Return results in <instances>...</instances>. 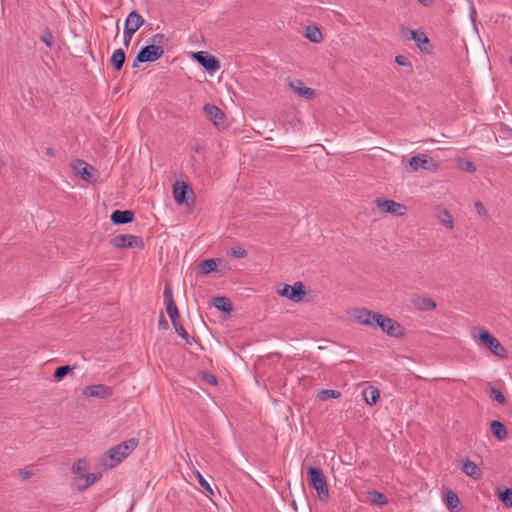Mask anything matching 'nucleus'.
<instances>
[{"mask_svg":"<svg viewBox=\"0 0 512 512\" xmlns=\"http://www.w3.org/2000/svg\"><path fill=\"white\" fill-rule=\"evenodd\" d=\"M139 440L131 438L110 448L101 458V464L107 468H114L126 459L137 447Z\"/></svg>","mask_w":512,"mask_h":512,"instance_id":"nucleus-1","label":"nucleus"},{"mask_svg":"<svg viewBox=\"0 0 512 512\" xmlns=\"http://www.w3.org/2000/svg\"><path fill=\"white\" fill-rule=\"evenodd\" d=\"M307 480L309 485L316 490L317 497L322 502H327L330 498L327 480L320 467H309L307 470Z\"/></svg>","mask_w":512,"mask_h":512,"instance_id":"nucleus-2","label":"nucleus"},{"mask_svg":"<svg viewBox=\"0 0 512 512\" xmlns=\"http://www.w3.org/2000/svg\"><path fill=\"white\" fill-rule=\"evenodd\" d=\"M374 327H379L383 332L391 337L399 338L403 336L404 330L400 323L383 314L374 315Z\"/></svg>","mask_w":512,"mask_h":512,"instance_id":"nucleus-3","label":"nucleus"},{"mask_svg":"<svg viewBox=\"0 0 512 512\" xmlns=\"http://www.w3.org/2000/svg\"><path fill=\"white\" fill-rule=\"evenodd\" d=\"M164 55L163 47L160 45L149 44L144 46L138 52L136 58L133 61L132 68H137L139 63L154 62L160 59Z\"/></svg>","mask_w":512,"mask_h":512,"instance_id":"nucleus-4","label":"nucleus"},{"mask_svg":"<svg viewBox=\"0 0 512 512\" xmlns=\"http://www.w3.org/2000/svg\"><path fill=\"white\" fill-rule=\"evenodd\" d=\"M480 342L485 345L495 356L505 359L507 358L506 348L494 337L490 332L480 329L479 333Z\"/></svg>","mask_w":512,"mask_h":512,"instance_id":"nucleus-5","label":"nucleus"},{"mask_svg":"<svg viewBox=\"0 0 512 512\" xmlns=\"http://www.w3.org/2000/svg\"><path fill=\"white\" fill-rule=\"evenodd\" d=\"M277 293L293 302H300L306 296L305 286L302 282H296L294 285L282 284Z\"/></svg>","mask_w":512,"mask_h":512,"instance_id":"nucleus-6","label":"nucleus"},{"mask_svg":"<svg viewBox=\"0 0 512 512\" xmlns=\"http://www.w3.org/2000/svg\"><path fill=\"white\" fill-rule=\"evenodd\" d=\"M402 34L407 39H412L415 41L417 48L423 52V53H431L432 52V45L430 43L429 38L426 36V34L422 31L418 30H411L402 28Z\"/></svg>","mask_w":512,"mask_h":512,"instance_id":"nucleus-7","label":"nucleus"},{"mask_svg":"<svg viewBox=\"0 0 512 512\" xmlns=\"http://www.w3.org/2000/svg\"><path fill=\"white\" fill-rule=\"evenodd\" d=\"M111 245L119 249L127 248H144V241L140 236L119 234L111 240Z\"/></svg>","mask_w":512,"mask_h":512,"instance_id":"nucleus-8","label":"nucleus"},{"mask_svg":"<svg viewBox=\"0 0 512 512\" xmlns=\"http://www.w3.org/2000/svg\"><path fill=\"white\" fill-rule=\"evenodd\" d=\"M193 58L209 73H214L220 69L219 60L206 51H198L193 53Z\"/></svg>","mask_w":512,"mask_h":512,"instance_id":"nucleus-9","label":"nucleus"},{"mask_svg":"<svg viewBox=\"0 0 512 512\" xmlns=\"http://www.w3.org/2000/svg\"><path fill=\"white\" fill-rule=\"evenodd\" d=\"M409 167L410 170L415 172L419 168H422L427 171H436L437 170V164L435 161L424 154H418L409 160Z\"/></svg>","mask_w":512,"mask_h":512,"instance_id":"nucleus-10","label":"nucleus"},{"mask_svg":"<svg viewBox=\"0 0 512 512\" xmlns=\"http://www.w3.org/2000/svg\"><path fill=\"white\" fill-rule=\"evenodd\" d=\"M203 111L208 119H210L215 126L224 127L225 115L217 106L213 104H206Z\"/></svg>","mask_w":512,"mask_h":512,"instance_id":"nucleus-11","label":"nucleus"},{"mask_svg":"<svg viewBox=\"0 0 512 512\" xmlns=\"http://www.w3.org/2000/svg\"><path fill=\"white\" fill-rule=\"evenodd\" d=\"M71 167L74 170L75 174L79 175L86 182L93 181V167L86 163L84 160L73 161Z\"/></svg>","mask_w":512,"mask_h":512,"instance_id":"nucleus-12","label":"nucleus"},{"mask_svg":"<svg viewBox=\"0 0 512 512\" xmlns=\"http://www.w3.org/2000/svg\"><path fill=\"white\" fill-rule=\"evenodd\" d=\"M375 203L381 211L391 213L393 215H403L402 210L405 209L402 204L395 202L394 200L376 199Z\"/></svg>","mask_w":512,"mask_h":512,"instance_id":"nucleus-13","label":"nucleus"},{"mask_svg":"<svg viewBox=\"0 0 512 512\" xmlns=\"http://www.w3.org/2000/svg\"><path fill=\"white\" fill-rule=\"evenodd\" d=\"M194 194L190 186L185 182H176L173 186V195L177 204L183 205L187 202V194Z\"/></svg>","mask_w":512,"mask_h":512,"instance_id":"nucleus-14","label":"nucleus"},{"mask_svg":"<svg viewBox=\"0 0 512 512\" xmlns=\"http://www.w3.org/2000/svg\"><path fill=\"white\" fill-rule=\"evenodd\" d=\"M289 87L291 90L300 97L310 99L314 96L315 91L304 85L303 81L299 79L289 80Z\"/></svg>","mask_w":512,"mask_h":512,"instance_id":"nucleus-15","label":"nucleus"},{"mask_svg":"<svg viewBox=\"0 0 512 512\" xmlns=\"http://www.w3.org/2000/svg\"><path fill=\"white\" fill-rule=\"evenodd\" d=\"M110 220L115 225H124L134 220V213L131 210H115L110 215Z\"/></svg>","mask_w":512,"mask_h":512,"instance_id":"nucleus-16","label":"nucleus"},{"mask_svg":"<svg viewBox=\"0 0 512 512\" xmlns=\"http://www.w3.org/2000/svg\"><path fill=\"white\" fill-rule=\"evenodd\" d=\"M144 18L137 12L132 11L128 14L125 20V29H129L130 32L136 33V31L144 24Z\"/></svg>","mask_w":512,"mask_h":512,"instance_id":"nucleus-17","label":"nucleus"},{"mask_svg":"<svg viewBox=\"0 0 512 512\" xmlns=\"http://www.w3.org/2000/svg\"><path fill=\"white\" fill-rule=\"evenodd\" d=\"M375 314L376 313L369 311L367 309H364V308L358 309L355 311L354 319L362 325L374 326V324H375L374 315Z\"/></svg>","mask_w":512,"mask_h":512,"instance_id":"nucleus-18","label":"nucleus"},{"mask_svg":"<svg viewBox=\"0 0 512 512\" xmlns=\"http://www.w3.org/2000/svg\"><path fill=\"white\" fill-rule=\"evenodd\" d=\"M84 394L90 397L105 398L110 394L109 388L103 384H95L87 386Z\"/></svg>","mask_w":512,"mask_h":512,"instance_id":"nucleus-19","label":"nucleus"},{"mask_svg":"<svg viewBox=\"0 0 512 512\" xmlns=\"http://www.w3.org/2000/svg\"><path fill=\"white\" fill-rule=\"evenodd\" d=\"M490 427H491V432H492L493 436L497 440L504 441L507 439L508 431H507L506 426L502 422H500L498 420H494L491 422Z\"/></svg>","mask_w":512,"mask_h":512,"instance_id":"nucleus-20","label":"nucleus"},{"mask_svg":"<svg viewBox=\"0 0 512 512\" xmlns=\"http://www.w3.org/2000/svg\"><path fill=\"white\" fill-rule=\"evenodd\" d=\"M362 395H363L364 401L368 405L372 406V405H375L377 403V401L379 400L380 391L376 387L368 386L362 391Z\"/></svg>","mask_w":512,"mask_h":512,"instance_id":"nucleus-21","label":"nucleus"},{"mask_svg":"<svg viewBox=\"0 0 512 512\" xmlns=\"http://www.w3.org/2000/svg\"><path fill=\"white\" fill-rule=\"evenodd\" d=\"M462 471L472 477L473 479L475 480H478L481 478L482 476V472L480 470V468L477 466L476 463H474L473 461L471 460H466L464 463H463V466H462Z\"/></svg>","mask_w":512,"mask_h":512,"instance_id":"nucleus-22","label":"nucleus"},{"mask_svg":"<svg viewBox=\"0 0 512 512\" xmlns=\"http://www.w3.org/2000/svg\"><path fill=\"white\" fill-rule=\"evenodd\" d=\"M213 306L224 313H230L233 310L231 301L229 298L224 296L214 297Z\"/></svg>","mask_w":512,"mask_h":512,"instance_id":"nucleus-23","label":"nucleus"},{"mask_svg":"<svg viewBox=\"0 0 512 512\" xmlns=\"http://www.w3.org/2000/svg\"><path fill=\"white\" fill-rule=\"evenodd\" d=\"M126 59V54L123 49H116L110 59V62L115 70L119 71L122 69Z\"/></svg>","mask_w":512,"mask_h":512,"instance_id":"nucleus-24","label":"nucleus"},{"mask_svg":"<svg viewBox=\"0 0 512 512\" xmlns=\"http://www.w3.org/2000/svg\"><path fill=\"white\" fill-rule=\"evenodd\" d=\"M414 305L420 311H430L436 308V302L430 297H419L414 301Z\"/></svg>","mask_w":512,"mask_h":512,"instance_id":"nucleus-25","label":"nucleus"},{"mask_svg":"<svg viewBox=\"0 0 512 512\" xmlns=\"http://www.w3.org/2000/svg\"><path fill=\"white\" fill-rule=\"evenodd\" d=\"M306 37L313 43H320L323 40L322 33L316 26L306 28Z\"/></svg>","mask_w":512,"mask_h":512,"instance_id":"nucleus-26","label":"nucleus"},{"mask_svg":"<svg viewBox=\"0 0 512 512\" xmlns=\"http://www.w3.org/2000/svg\"><path fill=\"white\" fill-rule=\"evenodd\" d=\"M172 325L176 331V333L183 339L185 340V342L188 344V345H191L192 342L194 341V338L191 337L187 331L184 329V327L182 326V324L180 323L179 320L175 321V322H172Z\"/></svg>","mask_w":512,"mask_h":512,"instance_id":"nucleus-27","label":"nucleus"},{"mask_svg":"<svg viewBox=\"0 0 512 512\" xmlns=\"http://www.w3.org/2000/svg\"><path fill=\"white\" fill-rule=\"evenodd\" d=\"M217 261H218L217 259H207V260L200 262V264H199L200 272L204 275H207V274L215 271L217 268Z\"/></svg>","mask_w":512,"mask_h":512,"instance_id":"nucleus-28","label":"nucleus"},{"mask_svg":"<svg viewBox=\"0 0 512 512\" xmlns=\"http://www.w3.org/2000/svg\"><path fill=\"white\" fill-rule=\"evenodd\" d=\"M446 505L450 510H454L460 505V499L458 495L452 490H449L446 493Z\"/></svg>","mask_w":512,"mask_h":512,"instance_id":"nucleus-29","label":"nucleus"},{"mask_svg":"<svg viewBox=\"0 0 512 512\" xmlns=\"http://www.w3.org/2000/svg\"><path fill=\"white\" fill-rule=\"evenodd\" d=\"M498 497L500 501L507 507H512V489L505 488L504 490H499Z\"/></svg>","mask_w":512,"mask_h":512,"instance_id":"nucleus-30","label":"nucleus"},{"mask_svg":"<svg viewBox=\"0 0 512 512\" xmlns=\"http://www.w3.org/2000/svg\"><path fill=\"white\" fill-rule=\"evenodd\" d=\"M40 40L49 48H52L55 44V38L48 28L42 30Z\"/></svg>","mask_w":512,"mask_h":512,"instance_id":"nucleus-31","label":"nucleus"},{"mask_svg":"<svg viewBox=\"0 0 512 512\" xmlns=\"http://www.w3.org/2000/svg\"><path fill=\"white\" fill-rule=\"evenodd\" d=\"M166 312L172 322L179 320V310L174 301L166 304Z\"/></svg>","mask_w":512,"mask_h":512,"instance_id":"nucleus-32","label":"nucleus"},{"mask_svg":"<svg viewBox=\"0 0 512 512\" xmlns=\"http://www.w3.org/2000/svg\"><path fill=\"white\" fill-rule=\"evenodd\" d=\"M73 367L69 366V365H63V366H59L55 369L54 371V378L57 380V381H60L62 380L66 375H68L69 373H71L73 371Z\"/></svg>","mask_w":512,"mask_h":512,"instance_id":"nucleus-33","label":"nucleus"},{"mask_svg":"<svg viewBox=\"0 0 512 512\" xmlns=\"http://www.w3.org/2000/svg\"><path fill=\"white\" fill-rule=\"evenodd\" d=\"M100 476H101L100 474H96V473H89V474L83 475V478L85 479V484L80 486L79 490H84V489L88 488L89 486H91L92 484L97 482L99 480Z\"/></svg>","mask_w":512,"mask_h":512,"instance_id":"nucleus-34","label":"nucleus"},{"mask_svg":"<svg viewBox=\"0 0 512 512\" xmlns=\"http://www.w3.org/2000/svg\"><path fill=\"white\" fill-rule=\"evenodd\" d=\"M318 396L322 400H326L328 398H339L341 396L340 391L332 390V389H323L318 393Z\"/></svg>","mask_w":512,"mask_h":512,"instance_id":"nucleus-35","label":"nucleus"},{"mask_svg":"<svg viewBox=\"0 0 512 512\" xmlns=\"http://www.w3.org/2000/svg\"><path fill=\"white\" fill-rule=\"evenodd\" d=\"M370 495H371L372 503L377 504V505L387 504V498L383 493L378 492V491H372L370 493Z\"/></svg>","mask_w":512,"mask_h":512,"instance_id":"nucleus-36","label":"nucleus"},{"mask_svg":"<svg viewBox=\"0 0 512 512\" xmlns=\"http://www.w3.org/2000/svg\"><path fill=\"white\" fill-rule=\"evenodd\" d=\"M490 395L499 404H502V405L505 404L506 398L500 389H497L495 387H490Z\"/></svg>","mask_w":512,"mask_h":512,"instance_id":"nucleus-37","label":"nucleus"},{"mask_svg":"<svg viewBox=\"0 0 512 512\" xmlns=\"http://www.w3.org/2000/svg\"><path fill=\"white\" fill-rule=\"evenodd\" d=\"M167 42V38L164 34L162 33H157V34H154L152 35L150 38H149V43L150 44H155V45H160V47H163V44Z\"/></svg>","mask_w":512,"mask_h":512,"instance_id":"nucleus-38","label":"nucleus"},{"mask_svg":"<svg viewBox=\"0 0 512 512\" xmlns=\"http://www.w3.org/2000/svg\"><path fill=\"white\" fill-rule=\"evenodd\" d=\"M247 255V251L241 246H234L231 248V256L234 258H245Z\"/></svg>","mask_w":512,"mask_h":512,"instance_id":"nucleus-39","label":"nucleus"},{"mask_svg":"<svg viewBox=\"0 0 512 512\" xmlns=\"http://www.w3.org/2000/svg\"><path fill=\"white\" fill-rule=\"evenodd\" d=\"M201 378H202L203 382H205L209 385H212V386L217 385V378H216V376H214L211 373L204 372V373H202Z\"/></svg>","mask_w":512,"mask_h":512,"instance_id":"nucleus-40","label":"nucleus"},{"mask_svg":"<svg viewBox=\"0 0 512 512\" xmlns=\"http://www.w3.org/2000/svg\"><path fill=\"white\" fill-rule=\"evenodd\" d=\"M197 478L199 481L200 486L205 489L209 494L213 495V490L207 480L199 473L197 472Z\"/></svg>","mask_w":512,"mask_h":512,"instance_id":"nucleus-41","label":"nucleus"},{"mask_svg":"<svg viewBox=\"0 0 512 512\" xmlns=\"http://www.w3.org/2000/svg\"><path fill=\"white\" fill-rule=\"evenodd\" d=\"M460 168L464 171H467V172H475L476 171V166L474 165V163L470 160H465V161H462L460 163Z\"/></svg>","mask_w":512,"mask_h":512,"instance_id":"nucleus-42","label":"nucleus"},{"mask_svg":"<svg viewBox=\"0 0 512 512\" xmlns=\"http://www.w3.org/2000/svg\"><path fill=\"white\" fill-rule=\"evenodd\" d=\"M475 209L480 216L488 217L487 210L481 201L475 202Z\"/></svg>","mask_w":512,"mask_h":512,"instance_id":"nucleus-43","label":"nucleus"},{"mask_svg":"<svg viewBox=\"0 0 512 512\" xmlns=\"http://www.w3.org/2000/svg\"><path fill=\"white\" fill-rule=\"evenodd\" d=\"M134 33L130 32L129 29H125L124 28V32H123V44L125 46V48H128L129 45H130V41L133 37Z\"/></svg>","mask_w":512,"mask_h":512,"instance_id":"nucleus-44","label":"nucleus"},{"mask_svg":"<svg viewBox=\"0 0 512 512\" xmlns=\"http://www.w3.org/2000/svg\"><path fill=\"white\" fill-rule=\"evenodd\" d=\"M165 304L170 303L171 301H174L173 294L169 286H166L163 292Z\"/></svg>","mask_w":512,"mask_h":512,"instance_id":"nucleus-45","label":"nucleus"},{"mask_svg":"<svg viewBox=\"0 0 512 512\" xmlns=\"http://www.w3.org/2000/svg\"><path fill=\"white\" fill-rule=\"evenodd\" d=\"M395 61L400 66H409L410 65L409 60L403 55L396 56Z\"/></svg>","mask_w":512,"mask_h":512,"instance_id":"nucleus-46","label":"nucleus"},{"mask_svg":"<svg viewBox=\"0 0 512 512\" xmlns=\"http://www.w3.org/2000/svg\"><path fill=\"white\" fill-rule=\"evenodd\" d=\"M445 216L446 218L442 220V223L449 229H452L453 228V220H452V217L451 215L445 211Z\"/></svg>","mask_w":512,"mask_h":512,"instance_id":"nucleus-47","label":"nucleus"},{"mask_svg":"<svg viewBox=\"0 0 512 512\" xmlns=\"http://www.w3.org/2000/svg\"><path fill=\"white\" fill-rule=\"evenodd\" d=\"M85 462L79 460L78 462L73 464L72 471L74 473H79L82 469H84Z\"/></svg>","mask_w":512,"mask_h":512,"instance_id":"nucleus-48","label":"nucleus"},{"mask_svg":"<svg viewBox=\"0 0 512 512\" xmlns=\"http://www.w3.org/2000/svg\"><path fill=\"white\" fill-rule=\"evenodd\" d=\"M19 474L23 480H27L32 476L33 473L30 470L22 469L19 471Z\"/></svg>","mask_w":512,"mask_h":512,"instance_id":"nucleus-49","label":"nucleus"},{"mask_svg":"<svg viewBox=\"0 0 512 512\" xmlns=\"http://www.w3.org/2000/svg\"><path fill=\"white\" fill-rule=\"evenodd\" d=\"M470 18L472 21H475L476 18V9L473 5V2H470Z\"/></svg>","mask_w":512,"mask_h":512,"instance_id":"nucleus-50","label":"nucleus"},{"mask_svg":"<svg viewBox=\"0 0 512 512\" xmlns=\"http://www.w3.org/2000/svg\"><path fill=\"white\" fill-rule=\"evenodd\" d=\"M159 326L164 328V329L168 328V322L165 320L163 315L159 319Z\"/></svg>","mask_w":512,"mask_h":512,"instance_id":"nucleus-51","label":"nucleus"},{"mask_svg":"<svg viewBox=\"0 0 512 512\" xmlns=\"http://www.w3.org/2000/svg\"><path fill=\"white\" fill-rule=\"evenodd\" d=\"M417 1L425 6H430L434 3V0H417Z\"/></svg>","mask_w":512,"mask_h":512,"instance_id":"nucleus-52","label":"nucleus"},{"mask_svg":"<svg viewBox=\"0 0 512 512\" xmlns=\"http://www.w3.org/2000/svg\"><path fill=\"white\" fill-rule=\"evenodd\" d=\"M5 166H6V163L3 160H0V172H2V170Z\"/></svg>","mask_w":512,"mask_h":512,"instance_id":"nucleus-53","label":"nucleus"},{"mask_svg":"<svg viewBox=\"0 0 512 512\" xmlns=\"http://www.w3.org/2000/svg\"><path fill=\"white\" fill-rule=\"evenodd\" d=\"M46 153L50 156H53V150L51 148H47Z\"/></svg>","mask_w":512,"mask_h":512,"instance_id":"nucleus-54","label":"nucleus"},{"mask_svg":"<svg viewBox=\"0 0 512 512\" xmlns=\"http://www.w3.org/2000/svg\"><path fill=\"white\" fill-rule=\"evenodd\" d=\"M117 32L119 31V21L116 22Z\"/></svg>","mask_w":512,"mask_h":512,"instance_id":"nucleus-55","label":"nucleus"},{"mask_svg":"<svg viewBox=\"0 0 512 512\" xmlns=\"http://www.w3.org/2000/svg\"><path fill=\"white\" fill-rule=\"evenodd\" d=\"M510 60H511V62H512V57H511V59H510Z\"/></svg>","mask_w":512,"mask_h":512,"instance_id":"nucleus-56","label":"nucleus"}]
</instances>
